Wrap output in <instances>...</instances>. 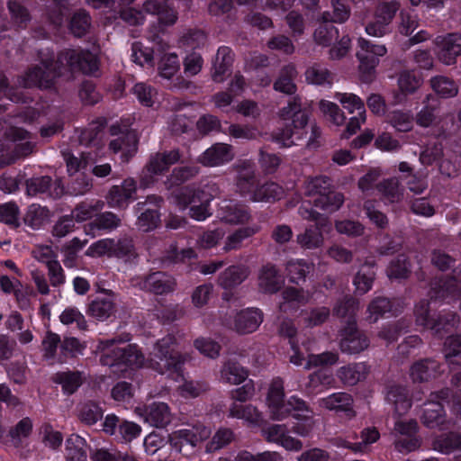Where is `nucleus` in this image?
I'll return each mask as SVG.
<instances>
[{"label": "nucleus", "instance_id": "f257e3e1", "mask_svg": "<svg viewBox=\"0 0 461 461\" xmlns=\"http://www.w3.org/2000/svg\"><path fill=\"white\" fill-rule=\"evenodd\" d=\"M130 340L131 335L125 333L101 341V364L110 367H140L144 363V356L136 345L127 344Z\"/></svg>", "mask_w": 461, "mask_h": 461}, {"label": "nucleus", "instance_id": "f03ea898", "mask_svg": "<svg viewBox=\"0 0 461 461\" xmlns=\"http://www.w3.org/2000/svg\"><path fill=\"white\" fill-rule=\"evenodd\" d=\"M301 215L306 221H314L313 226L307 227L303 233L296 236V242L304 249H320L324 244L323 232L332 228L330 218L313 208H301Z\"/></svg>", "mask_w": 461, "mask_h": 461}, {"label": "nucleus", "instance_id": "7ed1b4c3", "mask_svg": "<svg viewBox=\"0 0 461 461\" xmlns=\"http://www.w3.org/2000/svg\"><path fill=\"white\" fill-rule=\"evenodd\" d=\"M176 339L168 334L159 339L151 352V367L160 374L178 372L184 360L176 349Z\"/></svg>", "mask_w": 461, "mask_h": 461}, {"label": "nucleus", "instance_id": "20e7f679", "mask_svg": "<svg viewBox=\"0 0 461 461\" xmlns=\"http://www.w3.org/2000/svg\"><path fill=\"white\" fill-rule=\"evenodd\" d=\"M339 348L346 354H358L366 350L370 344L366 334L358 329L357 321L345 323L339 330Z\"/></svg>", "mask_w": 461, "mask_h": 461}, {"label": "nucleus", "instance_id": "39448f33", "mask_svg": "<svg viewBox=\"0 0 461 461\" xmlns=\"http://www.w3.org/2000/svg\"><path fill=\"white\" fill-rule=\"evenodd\" d=\"M110 133L113 136L118 137L109 143V149L113 152H122V158L128 161L138 149L139 138L134 130L122 131L119 125H112L110 127Z\"/></svg>", "mask_w": 461, "mask_h": 461}, {"label": "nucleus", "instance_id": "423d86ee", "mask_svg": "<svg viewBox=\"0 0 461 461\" xmlns=\"http://www.w3.org/2000/svg\"><path fill=\"white\" fill-rule=\"evenodd\" d=\"M266 402L272 420H282L290 415V409L285 402L284 381L281 378L272 380Z\"/></svg>", "mask_w": 461, "mask_h": 461}, {"label": "nucleus", "instance_id": "0eeeda50", "mask_svg": "<svg viewBox=\"0 0 461 461\" xmlns=\"http://www.w3.org/2000/svg\"><path fill=\"white\" fill-rule=\"evenodd\" d=\"M261 432L267 442L278 444L286 451L299 452L303 448V441L289 435L285 424L267 425L261 429Z\"/></svg>", "mask_w": 461, "mask_h": 461}, {"label": "nucleus", "instance_id": "6e6552de", "mask_svg": "<svg viewBox=\"0 0 461 461\" xmlns=\"http://www.w3.org/2000/svg\"><path fill=\"white\" fill-rule=\"evenodd\" d=\"M65 61L72 70L93 75L98 69L97 58L88 50H68L61 54L60 62Z\"/></svg>", "mask_w": 461, "mask_h": 461}, {"label": "nucleus", "instance_id": "1a4fd4ad", "mask_svg": "<svg viewBox=\"0 0 461 461\" xmlns=\"http://www.w3.org/2000/svg\"><path fill=\"white\" fill-rule=\"evenodd\" d=\"M26 194L29 196H35L45 194L49 191V196L52 199H59L65 194V187L60 179L52 183L50 176L32 177L25 181Z\"/></svg>", "mask_w": 461, "mask_h": 461}, {"label": "nucleus", "instance_id": "9d476101", "mask_svg": "<svg viewBox=\"0 0 461 461\" xmlns=\"http://www.w3.org/2000/svg\"><path fill=\"white\" fill-rule=\"evenodd\" d=\"M438 48V59L445 65H453L456 58L461 56V33L451 32L439 35L434 41Z\"/></svg>", "mask_w": 461, "mask_h": 461}, {"label": "nucleus", "instance_id": "9b49d317", "mask_svg": "<svg viewBox=\"0 0 461 461\" xmlns=\"http://www.w3.org/2000/svg\"><path fill=\"white\" fill-rule=\"evenodd\" d=\"M59 74L55 67L45 63L33 66L21 77L23 86H51L56 84L55 78Z\"/></svg>", "mask_w": 461, "mask_h": 461}, {"label": "nucleus", "instance_id": "f8f14e48", "mask_svg": "<svg viewBox=\"0 0 461 461\" xmlns=\"http://www.w3.org/2000/svg\"><path fill=\"white\" fill-rule=\"evenodd\" d=\"M177 286L176 279L163 271H156L147 275L142 281V289L156 295L173 293Z\"/></svg>", "mask_w": 461, "mask_h": 461}, {"label": "nucleus", "instance_id": "ddd939ff", "mask_svg": "<svg viewBox=\"0 0 461 461\" xmlns=\"http://www.w3.org/2000/svg\"><path fill=\"white\" fill-rule=\"evenodd\" d=\"M210 435L211 430L209 428L203 424H196L191 428L174 432L169 438V442L171 446L181 451V447L184 443L195 447L197 444L207 439Z\"/></svg>", "mask_w": 461, "mask_h": 461}, {"label": "nucleus", "instance_id": "4468645a", "mask_svg": "<svg viewBox=\"0 0 461 461\" xmlns=\"http://www.w3.org/2000/svg\"><path fill=\"white\" fill-rule=\"evenodd\" d=\"M431 299H452L457 300L461 296V287L457 280L453 276H446L431 283Z\"/></svg>", "mask_w": 461, "mask_h": 461}, {"label": "nucleus", "instance_id": "2eb2a0df", "mask_svg": "<svg viewBox=\"0 0 461 461\" xmlns=\"http://www.w3.org/2000/svg\"><path fill=\"white\" fill-rule=\"evenodd\" d=\"M386 400L393 405L394 414L399 417L407 413L411 406L409 391L402 384H393L388 385Z\"/></svg>", "mask_w": 461, "mask_h": 461}, {"label": "nucleus", "instance_id": "dca6fc26", "mask_svg": "<svg viewBox=\"0 0 461 461\" xmlns=\"http://www.w3.org/2000/svg\"><path fill=\"white\" fill-rule=\"evenodd\" d=\"M174 203L181 209L196 203L211 202L213 195L204 189L181 188L171 194Z\"/></svg>", "mask_w": 461, "mask_h": 461}, {"label": "nucleus", "instance_id": "f3484780", "mask_svg": "<svg viewBox=\"0 0 461 461\" xmlns=\"http://www.w3.org/2000/svg\"><path fill=\"white\" fill-rule=\"evenodd\" d=\"M233 158L232 147L225 143H215L207 149L198 162L207 167H214L231 160Z\"/></svg>", "mask_w": 461, "mask_h": 461}, {"label": "nucleus", "instance_id": "a211bd4d", "mask_svg": "<svg viewBox=\"0 0 461 461\" xmlns=\"http://www.w3.org/2000/svg\"><path fill=\"white\" fill-rule=\"evenodd\" d=\"M233 60L234 55L229 47L222 46L218 49L211 73L214 83L221 84L224 81Z\"/></svg>", "mask_w": 461, "mask_h": 461}, {"label": "nucleus", "instance_id": "6ab92c4d", "mask_svg": "<svg viewBox=\"0 0 461 461\" xmlns=\"http://www.w3.org/2000/svg\"><path fill=\"white\" fill-rule=\"evenodd\" d=\"M137 189L132 178L125 179L121 185H113L107 195V203L112 207H125Z\"/></svg>", "mask_w": 461, "mask_h": 461}, {"label": "nucleus", "instance_id": "aec40b11", "mask_svg": "<svg viewBox=\"0 0 461 461\" xmlns=\"http://www.w3.org/2000/svg\"><path fill=\"white\" fill-rule=\"evenodd\" d=\"M181 154L178 149L170 151L158 152L151 156L145 169L149 175H160L169 167L180 160Z\"/></svg>", "mask_w": 461, "mask_h": 461}, {"label": "nucleus", "instance_id": "412c9836", "mask_svg": "<svg viewBox=\"0 0 461 461\" xmlns=\"http://www.w3.org/2000/svg\"><path fill=\"white\" fill-rule=\"evenodd\" d=\"M279 117L285 121L292 120L291 125L294 129H303L308 123V114L302 110L301 98L299 96L292 97L287 106L279 111Z\"/></svg>", "mask_w": 461, "mask_h": 461}, {"label": "nucleus", "instance_id": "4be33fe9", "mask_svg": "<svg viewBox=\"0 0 461 461\" xmlns=\"http://www.w3.org/2000/svg\"><path fill=\"white\" fill-rule=\"evenodd\" d=\"M263 321V313L258 309H247L237 313L234 329L240 334L255 331Z\"/></svg>", "mask_w": 461, "mask_h": 461}, {"label": "nucleus", "instance_id": "5701e85b", "mask_svg": "<svg viewBox=\"0 0 461 461\" xmlns=\"http://www.w3.org/2000/svg\"><path fill=\"white\" fill-rule=\"evenodd\" d=\"M141 415L146 422L158 429L165 428L171 422V413L165 402H152L147 405Z\"/></svg>", "mask_w": 461, "mask_h": 461}, {"label": "nucleus", "instance_id": "b1692460", "mask_svg": "<svg viewBox=\"0 0 461 461\" xmlns=\"http://www.w3.org/2000/svg\"><path fill=\"white\" fill-rule=\"evenodd\" d=\"M236 186L241 195L250 194L257 185L254 166L249 162H241L235 167Z\"/></svg>", "mask_w": 461, "mask_h": 461}, {"label": "nucleus", "instance_id": "393cba45", "mask_svg": "<svg viewBox=\"0 0 461 461\" xmlns=\"http://www.w3.org/2000/svg\"><path fill=\"white\" fill-rule=\"evenodd\" d=\"M353 402V398L349 393H336L322 398L320 404L330 411H344L348 418H352L356 415L352 408Z\"/></svg>", "mask_w": 461, "mask_h": 461}, {"label": "nucleus", "instance_id": "a878e982", "mask_svg": "<svg viewBox=\"0 0 461 461\" xmlns=\"http://www.w3.org/2000/svg\"><path fill=\"white\" fill-rule=\"evenodd\" d=\"M249 376V370L235 358L223 362L220 371L221 380L230 384H240Z\"/></svg>", "mask_w": 461, "mask_h": 461}, {"label": "nucleus", "instance_id": "bb28decb", "mask_svg": "<svg viewBox=\"0 0 461 461\" xmlns=\"http://www.w3.org/2000/svg\"><path fill=\"white\" fill-rule=\"evenodd\" d=\"M421 422L429 429L439 428L446 421V412L443 405L434 400H428L423 404Z\"/></svg>", "mask_w": 461, "mask_h": 461}, {"label": "nucleus", "instance_id": "cd10ccee", "mask_svg": "<svg viewBox=\"0 0 461 461\" xmlns=\"http://www.w3.org/2000/svg\"><path fill=\"white\" fill-rule=\"evenodd\" d=\"M439 367L433 358H424L413 363L410 368V376L413 383H424L435 377Z\"/></svg>", "mask_w": 461, "mask_h": 461}, {"label": "nucleus", "instance_id": "c85d7f7f", "mask_svg": "<svg viewBox=\"0 0 461 461\" xmlns=\"http://www.w3.org/2000/svg\"><path fill=\"white\" fill-rule=\"evenodd\" d=\"M249 275V267L242 265L230 266L220 274L218 284L223 289H232L240 285Z\"/></svg>", "mask_w": 461, "mask_h": 461}, {"label": "nucleus", "instance_id": "c756f323", "mask_svg": "<svg viewBox=\"0 0 461 461\" xmlns=\"http://www.w3.org/2000/svg\"><path fill=\"white\" fill-rule=\"evenodd\" d=\"M282 282L276 266L267 264L264 266L258 276V285L266 294H275L281 288Z\"/></svg>", "mask_w": 461, "mask_h": 461}, {"label": "nucleus", "instance_id": "7c9ffc66", "mask_svg": "<svg viewBox=\"0 0 461 461\" xmlns=\"http://www.w3.org/2000/svg\"><path fill=\"white\" fill-rule=\"evenodd\" d=\"M359 309V302L353 296L347 294L339 298L332 309L333 315L338 318H347L345 323H348L351 319L356 320V313Z\"/></svg>", "mask_w": 461, "mask_h": 461}, {"label": "nucleus", "instance_id": "2f4dec72", "mask_svg": "<svg viewBox=\"0 0 461 461\" xmlns=\"http://www.w3.org/2000/svg\"><path fill=\"white\" fill-rule=\"evenodd\" d=\"M320 24L313 32V38L317 44L321 46H330L339 38V30L331 23L325 19L319 18Z\"/></svg>", "mask_w": 461, "mask_h": 461}, {"label": "nucleus", "instance_id": "473e14b6", "mask_svg": "<svg viewBox=\"0 0 461 461\" xmlns=\"http://www.w3.org/2000/svg\"><path fill=\"white\" fill-rule=\"evenodd\" d=\"M367 367L364 363L349 364L338 371V377L346 385H355L366 378Z\"/></svg>", "mask_w": 461, "mask_h": 461}, {"label": "nucleus", "instance_id": "72a5a7b5", "mask_svg": "<svg viewBox=\"0 0 461 461\" xmlns=\"http://www.w3.org/2000/svg\"><path fill=\"white\" fill-rule=\"evenodd\" d=\"M344 194L332 188L325 194L317 197L313 201V205L326 213H333L339 210L344 203Z\"/></svg>", "mask_w": 461, "mask_h": 461}, {"label": "nucleus", "instance_id": "f704fd0d", "mask_svg": "<svg viewBox=\"0 0 461 461\" xmlns=\"http://www.w3.org/2000/svg\"><path fill=\"white\" fill-rule=\"evenodd\" d=\"M92 19L90 14L84 9L77 10L72 14L68 28L75 37H83L90 31Z\"/></svg>", "mask_w": 461, "mask_h": 461}, {"label": "nucleus", "instance_id": "c9c22d12", "mask_svg": "<svg viewBox=\"0 0 461 461\" xmlns=\"http://www.w3.org/2000/svg\"><path fill=\"white\" fill-rule=\"evenodd\" d=\"M86 440L76 434H72L67 439L66 458L68 461H86Z\"/></svg>", "mask_w": 461, "mask_h": 461}, {"label": "nucleus", "instance_id": "e433bc0d", "mask_svg": "<svg viewBox=\"0 0 461 461\" xmlns=\"http://www.w3.org/2000/svg\"><path fill=\"white\" fill-rule=\"evenodd\" d=\"M258 230L259 227L257 225L239 228L226 238L223 250L229 252L240 249L243 240L254 236Z\"/></svg>", "mask_w": 461, "mask_h": 461}, {"label": "nucleus", "instance_id": "4c0bfd02", "mask_svg": "<svg viewBox=\"0 0 461 461\" xmlns=\"http://www.w3.org/2000/svg\"><path fill=\"white\" fill-rule=\"evenodd\" d=\"M330 5L332 11L322 13L321 19H325L334 23H344L349 19L351 9L346 0H330Z\"/></svg>", "mask_w": 461, "mask_h": 461}, {"label": "nucleus", "instance_id": "58836bf2", "mask_svg": "<svg viewBox=\"0 0 461 461\" xmlns=\"http://www.w3.org/2000/svg\"><path fill=\"white\" fill-rule=\"evenodd\" d=\"M284 194L283 188L276 183H266L258 187L251 196L254 202L273 203L279 200Z\"/></svg>", "mask_w": 461, "mask_h": 461}, {"label": "nucleus", "instance_id": "ea45409f", "mask_svg": "<svg viewBox=\"0 0 461 461\" xmlns=\"http://www.w3.org/2000/svg\"><path fill=\"white\" fill-rule=\"evenodd\" d=\"M357 57L359 60V77L364 84H371L375 77V68L378 60L368 56L364 51H357Z\"/></svg>", "mask_w": 461, "mask_h": 461}, {"label": "nucleus", "instance_id": "a19ab883", "mask_svg": "<svg viewBox=\"0 0 461 461\" xmlns=\"http://www.w3.org/2000/svg\"><path fill=\"white\" fill-rule=\"evenodd\" d=\"M199 172V167L194 166H185L175 167L167 179L165 181L167 189H171L175 185H180L185 182L194 178Z\"/></svg>", "mask_w": 461, "mask_h": 461}, {"label": "nucleus", "instance_id": "79ce46f5", "mask_svg": "<svg viewBox=\"0 0 461 461\" xmlns=\"http://www.w3.org/2000/svg\"><path fill=\"white\" fill-rule=\"evenodd\" d=\"M50 219V212L47 207L32 204L24 216V222L33 230H39Z\"/></svg>", "mask_w": 461, "mask_h": 461}, {"label": "nucleus", "instance_id": "37998d69", "mask_svg": "<svg viewBox=\"0 0 461 461\" xmlns=\"http://www.w3.org/2000/svg\"><path fill=\"white\" fill-rule=\"evenodd\" d=\"M409 322L401 319L384 326L378 332L377 337L391 344L396 341L399 336L408 331Z\"/></svg>", "mask_w": 461, "mask_h": 461}, {"label": "nucleus", "instance_id": "c03bdc74", "mask_svg": "<svg viewBox=\"0 0 461 461\" xmlns=\"http://www.w3.org/2000/svg\"><path fill=\"white\" fill-rule=\"evenodd\" d=\"M306 82L310 85H332L333 75L324 67L321 65H313L308 68L304 73Z\"/></svg>", "mask_w": 461, "mask_h": 461}, {"label": "nucleus", "instance_id": "a18cd8bd", "mask_svg": "<svg viewBox=\"0 0 461 461\" xmlns=\"http://www.w3.org/2000/svg\"><path fill=\"white\" fill-rule=\"evenodd\" d=\"M136 213H138L136 224L140 230L145 232L155 230L160 224V213L155 209L143 208L141 205L140 212H136Z\"/></svg>", "mask_w": 461, "mask_h": 461}, {"label": "nucleus", "instance_id": "49530a36", "mask_svg": "<svg viewBox=\"0 0 461 461\" xmlns=\"http://www.w3.org/2000/svg\"><path fill=\"white\" fill-rule=\"evenodd\" d=\"M457 322V315L456 313H447L444 316H438L429 322L427 329L438 338H442L445 334L450 332Z\"/></svg>", "mask_w": 461, "mask_h": 461}, {"label": "nucleus", "instance_id": "de8ad7c7", "mask_svg": "<svg viewBox=\"0 0 461 461\" xmlns=\"http://www.w3.org/2000/svg\"><path fill=\"white\" fill-rule=\"evenodd\" d=\"M194 122V117L186 110L181 109L173 115L169 128L174 135H182L192 129Z\"/></svg>", "mask_w": 461, "mask_h": 461}, {"label": "nucleus", "instance_id": "09e8293b", "mask_svg": "<svg viewBox=\"0 0 461 461\" xmlns=\"http://www.w3.org/2000/svg\"><path fill=\"white\" fill-rule=\"evenodd\" d=\"M376 189L391 203H397L402 199V190L396 177L384 179L376 185Z\"/></svg>", "mask_w": 461, "mask_h": 461}, {"label": "nucleus", "instance_id": "8fccbe9b", "mask_svg": "<svg viewBox=\"0 0 461 461\" xmlns=\"http://www.w3.org/2000/svg\"><path fill=\"white\" fill-rule=\"evenodd\" d=\"M194 257L195 254L192 249H183L179 250L177 245L172 243L162 256L161 262L169 266L183 263L185 259H190Z\"/></svg>", "mask_w": 461, "mask_h": 461}, {"label": "nucleus", "instance_id": "3c124183", "mask_svg": "<svg viewBox=\"0 0 461 461\" xmlns=\"http://www.w3.org/2000/svg\"><path fill=\"white\" fill-rule=\"evenodd\" d=\"M332 189V181L329 176H318L305 182V195L321 196Z\"/></svg>", "mask_w": 461, "mask_h": 461}, {"label": "nucleus", "instance_id": "603ef678", "mask_svg": "<svg viewBox=\"0 0 461 461\" xmlns=\"http://www.w3.org/2000/svg\"><path fill=\"white\" fill-rule=\"evenodd\" d=\"M104 416L103 409L95 402L88 401L85 402L79 411L78 419L86 425L91 426L102 420Z\"/></svg>", "mask_w": 461, "mask_h": 461}, {"label": "nucleus", "instance_id": "864d4df0", "mask_svg": "<svg viewBox=\"0 0 461 461\" xmlns=\"http://www.w3.org/2000/svg\"><path fill=\"white\" fill-rule=\"evenodd\" d=\"M115 310V305L111 299L97 298L88 306V312L97 320L103 321L110 317Z\"/></svg>", "mask_w": 461, "mask_h": 461}, {"label": "nucleus", "instance_id": "5fc2aeb1", "mask_svg": "<svg viewBox=\"0 0 461 461\" xmlns=\"http://www.w3.org/2000/svg\"><path fill=\"white\" fill-rule=\"evenodd\" d=\"M392 302L386 297H376L368 305V316L366 321L369 323H375L386 312H391Z\"/></svg>", "mask_w": 461, "mask_h": 461}, {"label": "nucleus", "instance_id": "6e6d98bb", "mask_svg": "<svg viewBox=\"0 0 461 461\" xmlns=\"http://www.w3.org/2000/svg\"><path fill=\"white\" fill-rule=\"evenodd\" d=\"M234 438V433L230 429L221 428L206 444L205 451L207 453L216 452L230 444Z\"/></svg>", "mask_w": 461, "mask_h": 461}, {"label": "nucleus", "instance_id": "4d7b16f0", "mask_svg": "<svg viewBox=\"0 0 461 461\" xmlns=\"http://www.w3.org/2000/svg\"><path fill=\"white\" fill-rule=\"evenodd\" d=\"M387 122L400 132H408L413 128V117L408 112L393 111L388 113Z\"/></svg>", "mask_w": 461, "mask_h": 461}, {"label": "nucleus", "instance_id": "13d9d810", "mask_svg": "<svg viewBox=\"0 0 461 461\" xmlns=\"http://www.w3.org/2000/svg\"><path fill=\"white\" fill-rule=\"evenodd\" d=\"M53 381L62 385L68 394H72L81 385L82 380L79 372H60L53 376Z\"/></svg>", "mask_w": 461, "mask_h": 461}, {"label": "nucleus", "instance_id": "bf43d9fd", "mask_svg": "<svg viewBox=\"0 0 461 461\" xmlns=\"http://www.w3.org/2000/svg\"><path fill=\"white\" fill-rule=\"evenodd\" d=\"M433 447L445 454L461 449V433L450 432L443 435L434 441Z\"/></svg>", "mask_w": 461, "mask_h": 461}, {"label": "nucleus", "instance_id": "052dcab7", "mask_svg": "<svg viewBox=\"0 0 461 461\" xmlns=\"http://www.w3.org/2000/svg\"><path fill=\"white\" fill-rule=\"evenodd\" d=\"M230 415L239 419H245L256 424L263 420L262 413L255 406L250 404L243 406L233 403L230 408Z\"/></svg>", "mask_w": 461, "mask_h": 461}, {"label": "nucleus", "instance_id": "680f3d73", "mask_svg": "<svg viewBox=\"0 0 461 461\" xmlns=\"http://www.w3.org/2000/svg\"><path fill=\"white\" fill-rule=\"evenodd\" d=\"M7 8L12 22L19 27H25L31 21V14L28 9L20 2L9 0L7 2Z\"/></svg>", "mask_w": 461, "mask_h": 461}, {"label": "nucleus", "instance_id": "e2e57ef3", "mask_svg": "<svg viewBox=\"0 0 461 461\" xmlns=\"http://www.w3.org/2000/svg\"><path fill=\"white\" fill-rule=\"evenodd\" d=\"M409 267L410 264L406 257L404 255H399L390 263L387 268V276L389 278H407L411 273Z\"/></svg>", "mask_w": 461, "mask_h": 461}, {"label": "nucleus", "instance_id": "0e129e2a", "mask_svg": "<svg viewBox=\"0 0 461 461\" xmlns=\"http://www.w3.org/2000/svg\"><path fill=\"white\" fill-rule=\"evenodd\" d=\"M339 354L336 352L326 351L321 354H311L305 365L306 369L318 366H331L338 362Z\"/></svg>", "mask_w": 461, "mask_h": 461}, {"label": "nucleus", "instance_id": "69168bd1", "mask_svg": "<svg viewBox=\"0 0 461 461\" xmlns=\"http://www.w3.org/2000/svg\"><path fill=\"white\" fill-rule=\"evenodd\" d=\"M375 279V272L369 267H362L355 276L354 285L356 290L359 294H364L368 292L373 285Z\"/></svg>", "mask_w": 461, "mask_h": 461}, {"label": "nucleus", "instance_id": "338daca9", "mask_svg": "<svg viewBox=\"0 0 461 461\" xmlns=\"http://www.w3.org/2000/svg\"><path fill=\"white\" fill-rule=\"evenodd\" d=\"M319 106L327 120L335 125L339 126L345 122L346 117L336 104L321 100Z\"/></svg>", "mask_w": 461, "mask_h": 461}, {"label": "nucleus", "instance_id": "774afa93", "mask_svg": "<svg viewBox=\"0 0 461 461\" xmlns=\"http://www.w3.org/2000/svg\"><path fill=\"white\" fill-rule=\"evenodd\" d=\"M399 8L400 4L396 0L382 2L376 6L375 16L389 25Z\"/></svg>", "mask_w": 461, "mask_h": 461}]
</instances>
